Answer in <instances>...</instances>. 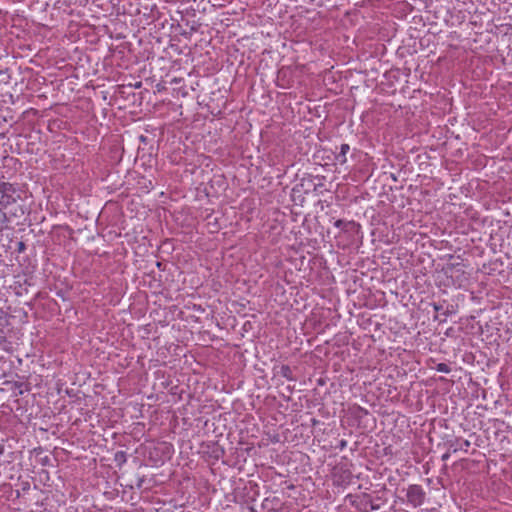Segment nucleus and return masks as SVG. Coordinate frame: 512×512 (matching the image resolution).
Segmentation results:
<instances>
[{
	"mask_svg": "<svg viewBox=\"0 0 512 512\" xmlns=\"http://www.w3.org/2000/svg\"><path fill=\"white\" fill-rule=\"evenodd\" d=\"M346 225L345 221L342 219H338L335 221L334 226L337 228H343Z\"/></svg>",
	"mask_w": 512,
	"mask_h": 512,
	"instance_id": "nucleus-10",
	"label": "nucleus"
},
{
	"mask_svg": "<svg viewBox=\"0 0 512 512\" xmlns=\"http://www.w3.org/2000/svg\"><path fill=\"white\" fill-rule=\"evenodd\" d=\"M447 443H448L449 449L453 453H456L458 451H465V452H467L469 447H470V445H471L469 440H462V439H459V438H456L454 440H450Z\"/></svg>",
	"mask_w": 512,
	"mask_h": 512,
	"instance_id": "nucleus-4",
	"label": "nucleus"
},
{
	"mask_svg": "<svg viewBox=\"0 0 512 512\" xmlns=\"http://www.w3.org/2000/svg\"><path fill=\"white\" fill-rule=\"evenodd\" d=\"M407 501L413 507H420L424 504L426 499V492L421 485L411 484L406 491Z\"/></svg>",
	"mask_w": 512,
	"mask_h": 512,
	"instance_id": "nucleus-3",
	"label": "nucleus"
},
{
	"mask_svg": "<svg viewBox=\"0 0 512 512\" xmlns=\"http://www.w3.org/2000/svg\"><path fill=\"white\" fill-rule=\"evenodd\" d=\"M345 501L359 512H371L379 509V505L374 504L372 497L367 493L361 495L348 494Z\"/></svg>",
	"mask_w": 512,
	"mask_h": 512,
	"instance_id": "nucleus-2",
	"label": "nucleus"
},
{
	"mask_svg": "<svg viewBox=\"0 0 512 512\" xmlns=\"http://www.w3.org/2000/svg\"><path fill=\"white\" fill-rule=\"evenodd\" d=\"M451 452H452V451L449 449V451H447L446 453H444V454L442 455V460H443V461H447V460L450 458Z\"/></svg>",
	"mask_w": 512,
	"mask_h": 512,
	"instance_id": "nucleus-11",
	"label": "nucleus"
},
{
	"mask_svg": "<svg viewBox=\"0 0 512 512\" xmlns=\"http://www.w3.org/2000/svg\"><path fill=\"white\" fill-rule=\"evenodd\" d=\"M25 248H26V246H25V244H24L23 242H19V243H18V251H19V252L24 251V250H25Z\"/></svg>",
	"mask_w": 512,
	"mask_h": 512,
	"instance_id": "nucleus-13",
	"label": "nucleus"
},
{
	"mask_svg": "<svg viewBox=\"0 0 512 512\" xmlns=\"http://www.w3.org/2000/svg\"><path fill=\"white\" fill-rule=\"evenodd\" d=\"M140 139L141 141H145L146 138L144 136H141Z\"/></svg>",
	"mask_w": 512,
	"mask_h": 512,
	"instance_id": "nucleus-16",
	"label": "nucleus"
},
{
	"mask_svg": "<svg viewBox=\"0 0 512 512\" xmlns=\"http://www.w3.org/2000/svg\"><path fill=\"white\" fill-rule=\"evenodd\" d=\"M115 459L116 460H121V461L125 462L126 461L125 452H123V451L117 452L116 456H115Z\"/></svg>",
	"mask_w": 512,
	"mask_h": 512,
	"instance_id": "nucleus-9",
	"label": "nucleus"
},
{
	"mask_svg": "<svg viewBox=\"0 0 512 512\" xmlns=\"http://www.w3.org/2000/svg\"><path fill=\"white\" fill-rule=\"evenodd\" d=\"M15 193L16 188L13 184L9 182H0V222L2 224L8 221L7 215L3 210L16 202V198L14 197Z\"/></svg>",
	"mask_w": 512,
	"mask_h": 512,
	"instance_id": "nucleus-1",
	"label": "nucleus"
},
{
	"mask_svg": "<svg viewBox=\"0 0 512 512\" xmlns=\"http://www.w3.org/2000/svg\"><path fill=\"white\" fill-rule=\"evenodd\" d=\"M359 409H360V411H362V412H364L365 414H367V411H366L365 409H363V408H359Z\"/></svg>",
	"mask_w": 512,
	"mask_h": 512,
	"instance_id": "nucleus-15",
	"label": "nucleus"
},
{
	"mask_svg": "<svg viewBox=\"0 0 512 512\" xmlns=\"http://www.w3.org/2000/svg\"><path fill=\"white\" fill-rule=\"evenodd\" d=\"M14 388L18 389L17 395H23L25 391L29 390L28 385L25 384L24 382H15Z\"/></svg>",
	"mask_w": 512,
	"mask_h": 512,
	"instance_id": "nucleus-7",
	"label": "nucleus"
},
{
	"mask_svg": "<svg viewBox=\"0 0 512 512\" xmlns=\"http://www.w3.org/2000/svg\"><path fill=\"white\" fill-rule=\"evenodd\" d=\"M349 151H350V146L345 143L342 144L340 146V151L335 155V160L341 165L345 164L347 161L346 155Z\"/></svg>",
	"mask_w": 512,
	"mask_h": 512,
	"instance_id": "nucleus-5",
	"label": "nucleus"
},
{
	"mask_svg": "<svg viewBox=\"0 0 512 512\" xmlns=\"http://www.w3.org/2000/svg\"><path fill=\"white\" fill-rule=\"evenodd\" d=\"M347 442L345 440H341L339 443V448L342 450L346 447Z\"/></svg>",
	"mask_w": 512,
	"mask_h": 512,
	"instance_id": "nucleus-14",
	"label": "nucleus"
},
{
	"mask_svg": "<svg viewBox=\"0 0 512 512\" xmlns=\"http://www.w3.org/2000/svg\"><path fill=\"white\" fill-rule=\"evenodd\" d=\"M280 375L289 381L295 380L293 377L292 369L288 365H282L280 368Z\"/></svg>",
	"mask_w": 512,
	"mask_h": 512,
	"instance_id": "nucleus-6",
	"label": "nucleus"
},
{
	"mask_svg": "<svg viewBox=\"0 0 512 512\" xmlns=\"http://www.w3.org/2000/svg\"><path fill=\"white\" fill-rule=\"evenodd\" d=\"M435 369L442 373H449L451 371V368L446 363H438Z\"/></svg>",
	"mask_w": 512,
	"mask_h": 512,
	"instance_id": "nucleus-8",
	"label": "nucleus"
},
{
	"mask_svg": "<svg viewBox=\"0 0 512 512\" xmlns=\"http://www.w3.org/2000/svg\"><path fill=\"white\" fill-rule=\"evenodd\" d=\"M433 308L436 312L441 311L443 309V306L441 304L434 303Z\"/></svg>",
	"mask_w": 512,
	"mask_h": 512,
	"instance_id": "nucleus-12",
	"label": "nucleus"
}]
</instances>
